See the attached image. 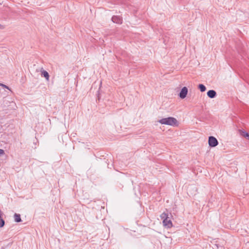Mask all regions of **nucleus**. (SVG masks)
I'll use <instances>...</instances> for the list:
<instances>
[{
  "instance_id": "8",
  "label": "nucleus",
  "mask_w": 249,
  "mask_h": 249,
  "mask_svg": "<svg viewBox=\"0 0 249 249\" xmlns=\"http://www.w3.org/2000/svg\"><path fill=\"white\" fill-rule=\"evenodd\" d=\"M14 218H15V221L16 222H20L21 221V219L20 218V215L19 214L15 213L14 214Z\"/></svg>"
},
{
  "instance_id": "12",
  "label": "nucleus",
  "mask_w": 249,
  "mask_h": 249,
  "mask_svg": "<svg viewBox=\"0 0 249 249\" xmlns=\"http://www.w3.org/2000/svg\"><path fill=\"white\" fill-rule=\"evenodd\" d=\"M5 224L4 220L1 218V216L0 215V228H2L4 226Z\"/></svg>"
},
{
  "instance_id": "16",
  "label": "nucleus",
  "mask_w": 249,
  "mask_h": 249,
  "mask_svg": "<svg viewBox=\"0 0 249 249\" xmlns=\"http://www.w3.org/2000/svg\"><path fill=\"white\" fill-rule=\"evenodd\" d=\"M1 25L0 24V28H1Z\"/></svg>"
},
{
  "instance_id": "13",
  "label": "nucleus",
  "mask_w": 249,
  "mask_h": 249,
  "mask_svg": "<svg viewBox=\"0 0 249 249\" xmlns=\"http://www.w3.org/2000/svg\"><path fill=\"white\" fill-rule=\"evenodd\" d=\"M0 86H1V87H3L4 88H6V89H9V90H10L8 86H7L6 85H4V84H3L2 83H0Z\"/></svg>"
},
{
  "instance_id": "9",
  "label": "nucleus",
  "mask_w": 249,
  "mask_h": 249,
  "mask_svg": "<svg viewBox=\"0 0 249 249\" xmlns=\"http://www.w3.org/2000/svg\"><path fill=\"white\" fill-rule=\"evenodd\" d=\"M239 134L241 136L246 137V136L249 134L248 133L246 132L245 131L241 129L239 130Z\"/></svg>"
},
{
  "instance_id": "2",
  "label": "nucleus",
  "mask_w": 249,
  "mask_h": 249,
  "mask_svg": "<svg viewBox=\"0 0 249 249\" xmlns=\"http://www.w3.org/2000/svg\"><path fill=\"white\" fill-rule=\"evenodd\" d=\"M208 143L210 146L211 147H215L217 146L218 144V142L217 139L213 136L209 137Z\"/></svg>"
},
{
  "instance_id": "14",
  "label": "nucleus",
  "mask_w": 249,
  "mask_h": 249,
  "mask_svg": "<svg viewBox=\"0 0 249 249\" xmlns=\"http://www.w3.org/2000/svg\"><path fill=\"white\" fill-rule=\"evenodd\" d=\"M4 154V151L3 149H0V156Z\"/></svg>"
},
{
  "instance_id": "5",
  "label": "nucleus",
  "mask_w": 249,
  "mask_h": 249,
  "mask_svg": "<svg viewBox=\"0 0 249 249\" xmlns=\"http://www.w3.org/2000/svg\"><path fill=\"white\" fill-rule=\"evenodd\" d=\"M162 222L163 226L165 227H167V228H171L172 227V223L171 220L169 219V217L166 219H164Z\"/></svg>"
},
{
  "instance_id": "7",
  "label": "nucleus",
  "mask_w": 249,
  "mask_h": 249,
  "mask_svg": "<svg viewBox=\"0 0 249 249\" xmlns=\"http://www.w3.org/2000/svg\"><path fill=\"white\" fill-rule=\"evenodd\" d=\"M41 75L42 76H44L47 80H49V74L47 71L43 70L41 72Z\"/></svg>"
},
{
  "instance_id": "11",
  "label": "nucleus",
  "mask_w": 249,
  "mask_h": 249,
  "mask_svg": "<svg viewBox=\"0 0 249 249\" xmlns=\"http://www.w3.org/2000/svg\"><path fill=\"white\" fill-rule=\"evenodd\" d=\"M160 217L163 220L164 219H166L167 218H168V215L166 213L164 212L161 214Z\"/></svg>"
},
{
  "instance_id": "10",
  "label": "nucleus",
  "mask_w": 249,
  "mask_h": 249,
  "mask_svg": "<svg viewBox=\"0 0 249 249\" xmlns=\"http://www.w3.org/2000/svg\"><path fill=\"white\" fill-rule=\"evenodd\" d=\"M198 89L201 92H204L206 89L205 86L203 84H199L198 85Z\"/></svg>"
},
{
  "instance_id": "3",
  "label": "nucleus",
  "mask_w": 249,
  "mask_h": 249,
  "mask_svg": "<svg viewBox=\"0 0 249 249\" xmlns=\"http://www.w3.org/2000/svg\"><path fill=\"white\" fill-rule=\"evenodd\" d=\"M188 93V89L184 87H183L181 90V91L179 93V97L181 99H184L186 97V95Z\"/></svg>"
},
{
  "instance_id": "15",
  "label": "nucleus",
  "mask_w": 249,
  "mask_h": 249,
  "mask_svg": "<svg viewBox=\"0 0 249 249\" xmlns=\"http://www.w3.org/2000/svg\"><path fill=\"white\" fill-rule=\"evenodd\" d=\"M245 138L249 140V133L246 136Z\"/></svg>"
},
{
  "instance_id": "6",
  "label": "nucleus",
  "mask_w": 249,
  "mask_h": 249,
  "mask_svg": "<svg viewBox=\"0 0 249 249\" xmlns=\"http://www.w3.org/2000/svg\"><path fill=\"white\" fill-rule=\"evenodd\" d=\"M207 95L211 98H213L216 96V93L214 90H210L207 92Z\"/></svg>"
},
{
  "instance_id": "1",
  "label": "nucleus",
  "mask_w": 249,
  "mask_h": 249,
  "mask_svg": "<svg viewBox=\"0 0 249 249\" xmlns=\"http://www.w3.org/2000/svg\"><path fill=\"white\" fill-rule=\"evenodd\" d=\"M160 124L165 125H169L173 126H178V124L177 120L174 117H168L162 118L158 121Z\"/></svg>"
},
{
  "instance_id": "4",
  "label": "nucleus",
  "mask_w": 249,
  "mask_h": 249,
  "mask_svg": "<svg viewBox=\"0 0 249 249\" xmlns=\"http://www.w3.org/2000/svg\"><path fill=\"white\" fill-rule=\"evenodd\" d=\"M112 21L117 24H122V18L120 16H114L112 18Z\"/></svg>"
}]
</instances>
